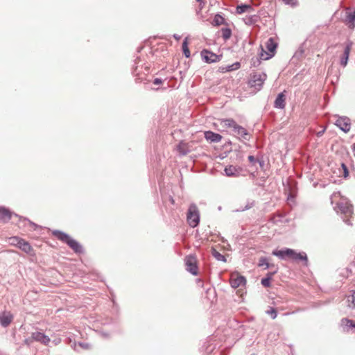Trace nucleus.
I'll list each match as a JSON object with an SVG mask.
<instances>
[{"label":"nucleus","instance_id":"4","mask_svg":"<svg viewBox=\"0 0 355 355\" xmlns=\"http://www.w3.org/2000/svg\"><path fill=\"white\" fill-rule=\"evenodd\" d=\"M265 73H253L250 75L249 85L252 87H254L257 90H260L266 79Z\"/></svg>","mask_w":355,"mask_h":355},{"label":"nucleus","instance_id":"5","mask_svg":"<svg viewBox=\"0 0 355 355\" xmlns=\"http://www.w3.org/2000/svg\"><path fill=\"white\" fill-rule=\"evenodd\" d=\"M277 46V42H275L272 37H270L266 42V49L268 50V53L266 52L263 49H261V58L263 60H268L272 58L275 54Z\"/></svg>","mask_w":355,"mask_h":355},{"label":"nucleus","instance_id":"43","mask_svg":"<svg viewBox=\"0 0 355 355\" xmlns=\"http://www.w3.org/2000/svg\"><path fill=\"white\" fill-rule=\"evenodd\" d=\"M173 37L176 40H180V38H181V36L178 35V34H174L173 35Z\"/></svg>","mask_w":355,"mask_h":355},{"label":"nucleus","instance_id":"44","mask_svg":"<svg viewBox=\"0 0 355 355\" xmlns=\"http://www.w3.org/2000/svg\"><path fill=\"white\" fill-rule=\"evenodd\" d=\"M60 341H61V340H60V339L59 338V339L54 340H53V343H54V344L56 345H58V344L60 343Z\"/></svg>","mask_w":355,"mask_h":355},{"label":"nucleus","instance_id":"20","mask_svg":"<svg viewBox=\"0 0 355 355\" xmlns=\"http://www.w3.org/2000/svg\"><path fill=\"white\" fill-rule=\"evenodd\" d=\"M10 218H11V214L8 209H6L5 208L0 209V220L7 222Z\"/></svg>","mask_w":355,"mask_h":355},{"label":"nucleus","instance_id":"29","mask_svg":"<svg viewBox=\"0 0 355 355\" xmlns=\"http://www.w3.org/2000/svg\"><path fill=\"white\" fill-rule=\"evenodd\" d=\"M250 9H252V8L250 5H240L236 7V12L238 14H242Z\"/></svg>","mask_w":355,"mask_h":355},{"label":"nucleus","instance_id":"37","mask_svg":"<svg viewBox=\"0 0 355 355\" xmlns=\"http://www.w3.org/2000/svg\"><path fill=\"white\" fill-rule=\"evenodd\" d=\"M342 167L343 168V172H344L343 175H344L345 178H347L348 176V175H349L347 167L344 164H342Z\"/></svg>","mask_w":355,"mask_h":355},{"label":"nucleus","instance_id":"33","mask_svg":"<svg viewBox=\"0 0 355 355\" xmlns=\"http://www.w3.org/2000/svg\"><path fill=\"white\" fill-rule=\"evenodd\" d=\"M258 265L259 266H266V269L268 268L270 266L268 261V259L266 257H261Z\"/></svg>","mask_w":355,"mask_h":355},{"label":"nucleus","instance_id":"45","mask_svg":"<svg viewBox=\"0 0 355 355\" xmlns=\"http://www.w3.org/2000/svg\"><path fill=\"white\" fill-rule=\"evenodd\" d=\"M80 345L82 346L83 347L87 348L88 345L84 344V343H80Z\"/></svg>","mask_w":355,"mask_h":355},{"label":"nucleus","instance_id":"10","mask_svg":"<svg viewBox=\"0 0 355 355\" xmlns=\"http://www.w3.org/2000/svg\"><path fill=\"white\" fill-rule=\"evenodd\" d=\"M246 284V279L245 277L239 275L238 273H233L230 277V284L234 288H239L240 286H244Z\"/></svg>","mask_w":355,"mask_h":355},{"label":"nucleus","instance_id":"25","mask_svg":"<svg viewBox=\"0 0 355 355\" xmlns=\"http://www.w3.org/2000/svg\"><path fill=\"white\" fill-rule=\"evenodd\" d=\"M255 202L254 200H248L245 207H241L236 210V211H244L248 210L254 206Z\"/></svg>","mask_w":355,"mask_h":355},{"label":"nucleus","instance_id":"42","mask_svg":"<svg viewBox=\"0 0 355 355\" xmlns=\"http://www.w3.org/2000/svg\"><path fill=\"white\" fill-rule=\"evenodd\" d=\"M343 221H344L346 224H347V225H352V223H350V221H349V220L348 218H343Z\"/></svg>","mask_w":355,"mask_h":355},{"label":"nucleus","instance_id":"48","mask_svg":"<svg viewBox=\"0 0 355 355\" xmlns=\"http://www.w3.org/2000/svg\"><path fill=\"white\" fill-rule=\"evenodd\" d=\"M324 132V130H322V131H321V132H319L318 135L319 136H321V135L323 134V132Z\"/></svg>","mask_w":355,"mask_h":355},{"label":"nucleus","instance_id":"6","mask_svg":"<svg viewBox=\"0 0 355 355\" xmlns=\"http://www.w3.org/2000/svg\"><path fill=\"white\" fill-rule=\"evenodd\" d=\"M335 209L337 213L340 212L341 214H344L345 217L351 216L353 214L352 205L345 199H343L337 204Z\"/></svg>","mask_w":355,"mask_h":355},{"label":"nucleus","instance_id":"16","mask_svg":"<svg viewBox=\"0 0 355 355\" xmlns=\"http://www.w3.org/2000/svg\"><path fill=\"white\" fill-rule=\"evenodd\" d=\"M205 138L210 142L218 143L221 141L222 136L211 131H206L205 132Z\"/></svg>","mask_w":355,"mask_h":355},{"label":"nucleus","instance_id":"50","mask_svg":"<svg viewBox=\"0 0 355 355\" xmlns=\"http://www.w3.org/2000/svg\"><path fill=\"white\" fill-rule=\"evenodd\" d=\"M198 2H201L202 0H196Z\"/></svg>","mask_w":355,"mask_h":355},{"label":"nucleus","instance_id":"3","mask_svg":"<svg viewBox=\"0 0 355 355\" xmlns=\"http://www.w3.org/2000/svg\"><path fill=\"white\" fill-rule=\"evenodd\" d=\"M187 219L189 225L192 227H196L200 222V214L197 206L191 204L188 209Z\"/></svg>","mask_w":355,"mask_h":355},{"label":"nucleus","instance_id":"11","mask_svg":"<svg viewBox=\"0 0 355 355\" xmlns=\"http://www.w3.org/2000/svg\"><path fill=\"white\" fill-rule=\"evenodd\" d=\"M31 338L34 340L40 342L44 345H49V343L51 342V339L48 336L39 331L33 332L31 334Z\"/></svg>","mask_w":355,"mask_h":355},{"label":"nucleus","instance_id":"2","mask_svg":"<svg viewBox=\"0 0 355 355\" xmlns=\"http://www.w3.org/2000/svg\"><path fill=\"white\" fill-rule=\"evenodd\" d=\"M52 234L59 240L67 243L76 253H82L83 252L82 245L69 234L60 230H54Z\"/></svg>","mask_w":355,"mask_h":355},{"label":"nucleus","instance_id":"40","mask_svg":"<svg viewBox=\"0 0 355 355\" xmlns=\"http://www.w3.org/2000/svg\"><path fill=\"white\" fill-rule=\"evenodd\" d=\"M277 272V270H275L274 272H270L266 275V277H270V279H272V276Z\"/></svg>","mask_w":355,"mask_h":355},{"label":"nucleus","instance_id":"26","mask_svg":"<svg viewBox=\"0 0 355 355\" xmlns=\"http://www.w3.org/2000/svg\"><path fill=\"white\" fill-rule=\"evenodd\" d=\"M182 51L186 58L190 57V51L188 47V37H186L182 43Z\"/></svg>","mask_w":355,"mask_h":355},{"label":"nucleus","instance_id":"24","mask_svg":"<svg viewBox=\"0 0 355 355\" xmlns=\"http://www.w3.org/2000/svg\"><path fill=\"white\" fill-rule=\"evenodd\" d=\"M178 150L179 153L182 155H185L189 152L187 144L183 142L179 144L178 146Z\"/></svg>","mask_w":355,"mask_h":355},{"label":"nucleus","instance_id":"14","mask_svg":"<svg viewBox=\"0 0 355 355\" xmlns=\"http://www.w3.org/2000/svg\"><path fill=\"white\" fill-rule=\"evenodd\" d=\"M13 315L10 312H3L0 315V324L1 326L6 327L12 321Z\"/></svg>","mask_w":355,"mask_h":355},{"label":"nucleus","instance_id":"28","mask_svg":"<svg viewBox=\"0 0 355 355\" xmlns=\"http://www.w3.org/2000/svg\"><path fill=\"white\" fill-rule=\"evenodd\" d=\"M222 37L225 40H227L230 38L232 35V31L229 28H223L221 29Z\"/></svg>","mask_w":355,"mask_h":355},{"label":"nucleus","instance_id":"15","mask_svg":"<svg viewBox=\"0 0 355 355\" xmlns=\"http://www.w3.org/2000/svg\"><path fill=\"white\" fill-rule=\"evenodd\" d=\"M232 132L233 135L236 137L247 139V136L248 135L247 130L243 127L238 125L237 123L232 130Z\"/></svg>","mask_w":355,"mask_h":355},{"label":"nucleus","instance_id":"32","mask_svg":"<svg viewBox=\"0 0 355 355\" xmlns=\"http://www.w3.org/2000/svg\"><path fill=\"white\" fill-rule=\"evenodd\" d=\"M349 306L352 309H355V291L348 297Z\"/></svg>","mask_w":355,"mask_h":355},{"label":"nucleus","instance_id":"1","mask_svg":"<svg viewBox=\"0 0 355 355\" xmlns=\"http://www.w3.org/2000/svg\"><path fill=\"white\" fill-rule=\"evenodd\" d=\"M272 254L280 259H286L288 257L294 261H305V264H307L308 259L305 252L297 253L294 250L284 248L280 250H273Z\"/></svg>","mask_w":355,"mask_h":355},{"label":"nucleus","instance_id":"30","mask_svg":"<svg viewBox=\"0 0 355 355\" xmlns=\"http://www.w3.org/2000/svg\"><path fill=\"white\" fill-rule=\"evenodd\" d=\"M224 21V19L222 16H220V15H215L214 19H213V21H212V24L214 25V26H219L220 24H222Z\"/></svg>","mask_w":355,"mask_h":355},{"label":"nucleus","instance_id":"38","mask_svg":"<svg viewBox=\"0 0 355 355\" xmlns=\"http://www.w3.org/2000/svg\"><path fill=\"white\" fill-rule=\"evenodd\" d=\"M286 4L293 5L295 0H282Z\"/></svg>","mask_w":355,"mask_h":355},{"label":"nucleus","instance_id":"13","mask_svg":"<svg viewBox=\"0 0 355 355\" xmlns=\"http://www.w3.org/2000/svg\"><path fill=\"white\" fill-rule=\"evenodd\" d=\"M286 95L284 94V92L279 93L275 102L274 107L277 109H284L286 106Z\"/></svg>","mask_w":355,"mask_h":355},{"label":"nucleus","instance_id":"8","mask_svg":"<svg viewBox=\"0 0 355 355\" xmlns=\"http://www.w3.org/2000/svg\"><path fill=\"white\" fill-rule=\"evenodd\" d=\"M337 118L335 121V125L338 127L342 131L345 133L349 132L351 129V120L347 116H336Z\"/></svg>","mask_w":355,"mask_h":355},{"label":"nucleus","instance_id":"36","mask_svg":"<svg viewBox=\"0 0 355 355\" xmlns=\"http://www.w3.org/2000/svg\"><path fill=\"white\" fill-rule=\"evenodd\" d=\"M261 284L264 287H270V277H265L261 279Z\"/></svg>","mask_w":355,"mask_h":355},{"label":"nucleus","instance_id":"7","mask_svg":"<svg viewBox=\"0 0 355 355\" xmlns=\"http://www.w3.org/2000/svg\"><path fill=\"white\" fill-rule=\"evenodd\" d=\"M186 270L193 275H197L198 268L197 266V259L193 255L187 256L184 259Z\"/></svg>","mask_w":355,"mask_h":355},{"label":"nucleus","instance_id":"9","mask_svg":"<svg viewBox=\"0 0 355 355\" xmlns=\"http://www.w3.org/2000/svg\"><path fill=\"white\" fill-rule=\"evenodd\" d=\"M201 56L205 62L207 63H214L219 62L222 55H218L208 50L204 49L201 51Z\"/></svg>","mask_w":355,"mask_h":355},{"label":"nucleus","instance_id":"21","mask_svg":"<svg viewBox=\"0 0 355 355\" xmlns=\"http://www.w3.org/2000/svg\"><path fill=\"white\" fill-rule=\"evenodd\" d=\"M18 248L26 253H30L32 251V247L29 243L24 241V239H22L21 242L18 245Z\"/></svg>","mask_w":355,"mask_h":355},{"label":"nucleus","instance_id":"23","mask_svg":"<svg viewBox=\"0 0 355 355\" xmlns=\"http://www.w3.org/2000/svg\"><path fill=\"white\" fill-rule=\"evenodd\" d=\"M211 254L218 261H223V262L227 261L224 255L221 254L219 252H218L216 250H215L214 248L211 250Z\"/></svg>","mask_w":355,"mask_h":355},{"label":"nucleus","instance_id":"12","mask_svg":"<svg viewBox=\"0 0 355 355\" xmlns=\"http://www.w3.org/2000/svg\"><path fill=\"white\" fill-rule=\"evenodd\" d=\"M224 171L228 177H238L241 175L242 168L239 166L229 165L225 168Z\"/></svg>","mask_w":355,"mask_h":355},{"label":"nucleus","instance_id":"22","mask_svg":"<svg viewBox=\"0 0 355 355\" xmlns=\"http://www.w3.org/2000/svg\"><path fill=\"white\" fill-rule=\"evenodd\" d=\"M221 125L224 128H231L233 130L234 126L236 125V123L232 119H225L221 121Z\"/></svg>","mask_w":355,"mask_h":355},{"label":"nucleus","instance_id":"49","mask_svg":"<svg viewBox=\"0 0 355 355\" xmlns=\"http://www.w3.org/2000/svg\"><path fill=\"white\" fill-rule=\"evenodd\" d=\"M336 195V193H334L331 196V199L332 200L333 197H335Z\"/></svg>","mask_w":355,"mask_h":355},{"label":"nucleus","instance_id":"41","mask_svg":"<svg viewBox=\"0 0 355 355\" xmlns=\"http://www.w3.org/2000/svg\"><path fill=\"white\" fill-rule=\"evenodd\" d=\"M248 160L250 162H255V158L253 155H250L248 157Z\"/></svg>","mask_w":355,"mask_h":355},{"label":"nucleus","instance_id":"31","mask_svg":"<svg viewBox=\"0 0 355 355\" xmlns=\"http://www.w3.org/2000/svg\"><path fill=\"white\" fill-rule=\"evenodd\" d=\"M22 239L17 237V236H12L9 239L10 244L16 245L18 247V245L21 242Z\"/></svg>","mask_w":355,"mask_h":355},{"label":"nucleus","instance_id":"39","mask_svg":"<svg viewBox=\"0 0 355 355\" xmlns=\"http://www.w3.org/2000/svg\"><path fill=\"white\" fill-rule=\"evenodd\" d=\"M162 83V80L160 79V78H155L154 80H153V83L155 85H159Z\"/></svg>","mask_w":355,"mask_h":355},{"label":"nucleus","instance_id":"17","mask_svg":"<svg viewBox=\"0 0 355 355\" xmlns=\"http://www.w3.org/2000/svg\"><path fill=\"white\" fill-rule=\"evenodd\" d=\"M351 49H352V43L350 42V43L347 44V45L345 47L343 54L340 58V64L343 67H345L347 64V61L349 59Z\"/></svg>","mask_w":355,"mask_h":355},{"label":"nucleus","instance_id":"18","mask_svg":"<svg viewBox=\"0 0 355 355\" xmlns=\"http://www.w3.org/2000/svg\"><path fill=\"white\" fill-rule=\"evenodd\" d=\"M346 21L349 28L354 29L355 28V10L347 13Z\"/></svg>","mask_w":355,"mask_h":355},{"label":"nucleus","instance_id":"46","mask_svg":"<svg viewBox=\"0 0 355 355\" xmlns=\"http://www.w3.org/2000/svg\"><path fill=\"white\" fill-rule=\"evenodd\" d=\"M29 223H30V224H31L32 226H33L34 227H37V225H35V223H31V222H30V221H29Z\"/></svg>","mask_w":355,"mask_h":355},{"label":"nucleus","instance_id":"34","mask_svg":"<svg viewBox=\"0 0 355 355\" xmlns=\"http://www.w3.org/2000/svg\"><path fill=\"white\" fill-rule=\"evenodd\" d=\"M266 313L270 315L272 319H275L277 316L276 309L272 307H271L269 310L266 311Z\"/></svg>","mask_w":355,"mask_h":355},{"label":"nucleus","instance_id":"47","mask_svg":"<svg viewBox=\"0 0 355 355\" xmlns=\"http://www.w3.org/2000/svg\"><path fill=\"white\" fill-rule=\"evenodd\" d=\"M144 69H145V71L148 72V69H149V67L148 66H145Z\"/></svg>","mask_w":355,"mask_h":355},{"label":"nucleus","instance_id":"27","mask_svg":"<svg viewBox=\"0 0 355 355\" xmlns=\"http://www.w3.org/2000/svg\"><path fill=\"white\" fill-rule=\"evenodd\" d=\"M341 324L342 326L345 327L347 328H355V322L352 320H349L347 318H343L341 320Z\"/></svg>","mask_w":355,"mask_h":355},{"label":"nucleus","instance_id":"35","mask_svg":"<svg viewBox=\"0 0 355 355\" xmlns=\"http://www.w3.org/2000/svg\"><path fill=\"white\" fill-rule=\"evenodd\" d=\"M139 62H140V60L139 58H137L135 61V72L136 73L137 75H139V73L141 72V70L139 69V68L142 69L143 68V65H140L139 64Z\"/></svg>","mask_w":355,"mask_h":355},{"label":"nucleus","instance_id":"19","mask_svg":"<svg viewBox=\"0 0 355 355\" xmlns=\"http://www.w3.org/2000/svg\"><path fill=\"white\" fill-rule=\"evenodd\" d=\"M240 67H241L240 62H236L233 63L232 64L227 65L224 67H221L220 69H221V71L224 73V72H228V71H232L239 69L240 68Z\"/></svg>","mask_w":355,"mask_h":355}]
</instances>
